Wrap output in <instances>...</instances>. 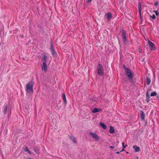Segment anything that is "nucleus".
<instances>
[{"mask_svg":"<svg viewBox=\"0 0 159 159\" xmlns=\"http://www.w3.org/2000/svg\"><path fill=\"white\" fill-rule=\"evenodd\" d=\"M34 85V82L30 81L28 82L26 85V91L29 93H33V85Z\"/></svg>","mask_w":159,"mask_h":159,"instance_id":"nucleus-1","label":"nucleus"},{"mask_svg":"<svg viewBox=\"0 0 159 159\" xmlns=\"http://www.w3.org/2000/svg\"><path fill=\"white\" fill-rule=\"evenodd\" d=\"M97 73L100 76L103 75L104 73V70L102 65L99 64L97 66Z\"/></svg>","mask_w":159,"mask_h":159,"instance_id":"nucleus-2","label":"nucleus"},{"mask_svg":"<svg viewBox=\"0 0 159 159\" xmlns=\"http://www.w3.org/2000/svg\"><path fill=\"white\" fill-rule=\"evenodd\" d=\"M125 74L128 76L129 80H132L133 78V76L130 70L128 68H125Z\"/></svg>","mask_w":159,"mask_h":159,"instance_id":"nucleus-3","label":"nucleus"},{"mask_svg":"<svg viewBox=\"0 0 159 159\" xmlns=\"http://www.w3.org/2000/svg\"><path fill=\"white\" fill-rule=\"evenodd\" d=\"M89 133L94 140L96 141H98L99 140L100 138L99 136L96 133L90 132Z\"/></svg>","mask_w":159,"mask_h":159,"instance_id":"nucleus-4","label":"nucleus"},{"mask_svg":"<svg viewBox=\"0 0 159 159\" xmlns=\"http://www.w3.org/2000/svg\"><path fill=\"white\" fill-rule=\"evenodd\" d=\"M148 43L150 49L151 51H154L156 49V48L154 43H152L149 40H148Z\"/></svg>","mask_w":159,"mask_h":159,"instance_id":"nucleus-5","label":"nucleus"},{"mask_svg":"<svg viewBox=\"0 0 159 159\" xmlns=\"http://www.w3.org/2000/svg\"><path fill=\"white\" fill-rule=\"evenodd\" d=\"M105 16L106 17L107 20L109 21L111 18L112 17V15L111 13H107L105 14Z\"/></svg>","mask_w":159,"mask_h":159,"instance_id":"nucleus-6","label":"nucleus"},{"mask_svg":"<svg viewBox=\"0 0 159 159\" xmlns=\"http://www.w3.org/2000/svg\"><path fill=\"white\" fill-rule=\"evenodd\" d=\"M42 70H44L45 72H46L47 70V67L46 62H44L43 63V65L42 66Z\"/></svg>","mask_w":159,"mask_h":159,"instance_id":"nucleus-7","label":"nucleus"},{"mask_svg":"<svg viewBox=\"0 0 159 159\" xmlns=\"http://www.w3.org/2000/svg\"><path fill=\"white\" fill-rule=\"evenodd\" d=\"M62 97L63 99V101L65 104L66 105L67 103V101L66 99V97L64 93H63L62 94Z\"/></svg>","mask_w":159,"mask_h":159,"instance_id":"nucleus-8","label":"nucleus"},{"mask_svg":"<svg viewBox=\"0 0 159 159\" xmlns=\"http://www.w3.org/2000/svg\"><path fill=\"white\" fill-rule=\"evenodd\" d=\"M50 50L52 54H55L56 52L52 43L51 45Z\"/></svg>","mask_w":159,"mask_h":159,"instance_id":"nucleus-9","label":"nucleus"},{"mask_svg":"<svg viewBox=\"0 0 159 159\" xmlns=\"http://www.w3.org/2000/svg\"><path fill=\"white\" fill-rule=\"evenodd\" d=\"M133 148H134V151L136 152H139L140 150V148L137 147L136 145H134L133 146Z\"/></svg>","mask_w":159,"mask_h":159,"instance_id":"nucleus-10","label":"nucleus"},{"mask_svg":"<svg viewBox=\"0 0 159 159\" xmlns=\"http://www.w3.org/2000/svg\"><path fill=\"white\" fill-rule=\"evenodd\" d=\"M102 110L101 108H95L92 111V112L93 113H95L96 112L101 111Z\"/></svg>","mask_w":159,"mask_h":159,"instance_id":"nucleus-11","label":"nucleus"},{"mask_svg":"<svg viewBox=\"0 0 159 159\" xmlns=\"http://www.w3.org/2000/svg\"><path fill=\"white\" fill-rule=\"evenodd\" d=\"M122 37L124 40H125V41L127 40L125 33V32L124 31H123V34H122Z\"/></svg>","mask_w":159,"mask_h":159,"instance_id":"nucleus-12","label":"nucleus"},{"mask_svg":"<svg viewBox=\"0 0 159 159\" xmlns=\"http://www.w3.org/2000/svg\"><path fill=\"white\" fill-rule=\"evenodd\" d=\"M109 132L111 134H113L115 132V130L113 127L110 126V128Z\"/></svg>","mask_w":159,"mask_h":159,"instance_id":"nucleus-13","label":"nucleus"},{"mask_svg":"<svg viewBox=\"0 0 159 159\" xmlns=\"http://www.w3.org/2000/svg\"><path fill=\"white\" fill-rule=\"evenodd\" d=\"M70 139L75 143H76V139L73 136H70Z\"/></svg>","mask_w":159,"mask_h":159,"instance_id":"nucleus-14","label":"nucleus"},{"mask_svg":"<svg viewBox=\"0 0 159 159\" xmlns=\"http://www.w3.org/2000/svg\"><path fill=\"white\" fill-rule=\"evenodd\" d=\"M100 125L103 129H105L107 128L106 126L103 123L100 122Z\"/></svg>","mask_w":159,"mask_h":159,"instance_id":"nucleus-15","label":"nucleus"},{"mask_svg":"<svg viewBox=\"0 0 159 159\" xmlns=\"http://www.w3.org/2000/svg\"><path fill=\"white\" fill-rule=\"evenodd\" d=\"M141 5L140 2H139L138 3V9L139 13L140 14L141 12Z\"/></svg>","mask_w":159,"mask_h":159,"instance_id":"nucleus-16","label":"nucleus"},{"mask_svg":"<svg viewBox=\"0 0 159 159\" xmlns=\"http://www.w3.org/2000/svg\"><path fill=\"white\" fill-rule=\"evenodd\" d=\"M141 118L142 120H144L145 117V115L144 113V112L143 111L141 112Z\"/></svg>","mask_w":159,"mask_h":159,"instance_id":"nucleus-17","label":"nucleus"},{"mask_svg":"<svg viewBox=\"0 0 159 159\" xmlns=\"http://www.w3.org/2000/svg\"><path fill=\"white\" fill-rule=\"evenodd\" d=\"M151 82V80L149 78H147L146 80V83L147 85H149Z\"/></svg>","mask_w":159,"mask_h":159,"instance_id":"nucleus-18","label":"nucleus"},{"mask_svg":"<svg viewBox=\"0 0 159 159\" xmlns=\"http://www.w3.org/2000/svg\"><path fill=\"white\" fill-rule=\"evenodd\" d=\"M25 152H28L30 154H31V152L29 151V149H28V148L27 147H25Z\"/></svg>","mask_w":159,"mask_h":159,"instance_id":"nucleus-19","label":"nucleus"},{"mask_svg":"<svg viewBox=\"0 0 159 159\" xmlns=\"http://www.w3.org/2000/svg\"><path fill=\"white\" fill-rule=\"evenodd\" d=\"M157 94V93L156 92H152L151 93V96L152 97L154 96H156Z\"/></svg>","mask_w":159,"mask_h":159,"instance_id":"nucleus-20","label":"nucleus"},{"mask_svg":"<svg viewBox=\"0 0 159 159\" xmlns=\"http://www.w3.org/2000/svg\"><path fill=\"white\" fill-rule=\"evenodd\" d=\"M47 57L46 55H43V59L44 61V62H46V60H47Z\"/></svg>","mask_w":159,"mask_h":159,"instance_id":"nucleus-21","label":"nucleus"},{"mask_svg":"<svg viewBox=\"0 0 159 159\" xmlns=\"http://www.w3.org/2000/svg\"><path fill=\"white\" fill-rule=\"evenodd\" d=\"M149 96L148 95V93H147L146 94V99L147 101V102H148L149 101Z\"/></svg>","mask_w":159,"mask_h":159,"instance_id":"nucleus-22","label":"nucleus"},{"mask_svg":"<svg viewBox=\"0 0 159 159\" xmlns=\"http://www.w3.org/2000/svg\"><path fill=\"white\" fill-rule=\"evenodd\" d=\"M7 110V106H6L5 107V108L4 109V111L5 113H6Z\"/></svg>","mask_w":159,"mask_h":159,"instance_id":"nucleus-23","label":"nucleus"},{"mask_svg":"<svg viewBox=\"0 0 159 159\" xmlns=\"http://www.w3.org/2000/svg\"><path fill=\"white\" fill-rule=\"evenodd\" d=\"M127 146V145H126L125 146V147H123V148L122 150L120 151V152L122 151H124V149Z\"/></svg>","mask_w":159,"mask_h":159,"instance_id":"nucleus-24","label":"nucleus"},{"mask_svg":"<svg viewBox=\"0 0 159 159\" xmlns=\"http://www.w3.org/2000/svg\"><path fill=\"white\" fill-rule=\"evenodd\" d=\"M151 17L153 19H154L156 18L155 16L154 15H153L152 16H151Z\"/></svg>","mask_w":159,"mask_h":159,"instance_id":"nucleus-25","label":"nucleus"},{"mask_svg":"<svg viewBox=\"0 0 159 159\" xmlns=\"http://www.w3.org/2000/svg\"><path fill=\"white\" fill-rule=\"evenodd\" d=\"M154 12H155V14H156V15L157 16L158 15V12H157V11H154Z\"/></svg>","mask_w":159,"mask_h":159,"instance_id":"nucleus-26","label":"nucleus"},{"mask_svg":"<svg viewBox=\"0 0 159 159\" xmlns=\"http://www.w3.org/2000/svg\"><path fill=\"white\" fill-rule=\"evenodd\" d=\"M110 148L111 149H114L115 148V147L114 146H110Z\"/></svg>","mask_w":159,"mask_h":159,"instance_id":"nucleus-27","label":"nucleus"},{"mask_svg":"<svg viewBox=\"0 0 159 159\" xmlns=\"http://www.w3.org/2000/svg\"><path fill=\"white\" fill-rule=\"evenodd\" d=\"M158 4V2H156V3L154 5H155V6H157V5Z\"/></svg>","mask_w":159,"mask_h":159,"instance_id":"nucleus-28","label":"nucleus"},{"mask_svg":"<svg viewBox=\"0 0 159 159\" xmlns=\"http://www.w3.org/2000/svg\"><path fill=\"white\" fill-rule=\"evenodd\" d=\"M122 146H123V147L125 146H124V142L122 143Z\"/></svg>","mask_w":159,"mask_h":159,"instance_id":"nucleus-29","label":"nucleus"},{"mask_svg":"<svg viewBox=\"0 0 159 159\" xmlns=\"http://www.w3.org/2000/svg\"><path fill=\"white\" fill-rule=\"evenodd\" d=\"M120 152H116V153L118 154H119Z\"/></svg>","mask_w":159,"mask_h":159,"instance_id":"nucleus-30","label":"nucleus"},{"mask_svg":"<svg viewBox=\"0 0 159 159\" xmlns=\"http://www.w3.org/2000/svg\"><path fill=\"white\" fill-rule=\"evenodd\" d=\"M28 159H31V158H28Z\"/></svg>","mask_w":159,"mask_h":159,"instance_id":"nucleus-31","label":"nucleus"},{"mask_svg":"<svg viewBox=\"0 0 159 159\" xmlns=\"http://www.w3.org/2000/svg\"><path fill=\"white\" fill-rule=\"evenodd\" d=\"M90 1H91L92 0H89Z\"/></svg>","mask_w":159,"mask_h":159,"instance_id":"nucleus-32","label":"nucleus"}]
</instances>
